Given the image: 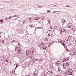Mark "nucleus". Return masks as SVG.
Returning <instances> with one entry per match:
<instances>
[{
	"label": "nucleus",
	"instance_id": "1",
	"mask_svg": "<svg viewBox=\"0 0 76 76\" xmlns=\"http://www.w3.org/2000/svg\"><path fill=\"white\" fill-rule=\"evenodd\" d=\"M22 50L21 48V47H19L17 49V53L18 54H19L22 53Z\"/></svg>",
	"mask_w": 76,
	"mask_h": 76
},
{
	"label": "nucleus",
	"instance_id": "2",
	"mask_svg": "<svg viewBox=\"0 0 76 76\" xmlns=\"http://www.w3.org/2000/svg\"><path fill=\"white\" fill-rule=\"evenodd\" d=\"M35 49L34 48H32L30 50V54L32 55H34L35 52Z\"/></svg>",
	"mask_w": 76,
	"mask_h": 76
},
{
	"label": "nucleus",
	"instance_id": "3",
	"mask_svg": "<svg viewBox=\"0 0 76 76\" xmlns=\"http://www.w3.org/2000/svg\"><path fill=\"white\" fill-rule=\"evenodd\" d=\"M4 63L5 65L7 66V64H10L11 62H10V60H7L5 61L4 62Z\"/></svg>",
	"mask_w": 76,
	"mask_h": 76
},
{
	"label": "nucleus",
	"instance_id": "4",
	"mask_svg": "<svg viewBox=\"0 0 76 76\" xmlns=\"http://www.w3.org/2000/svg\"><path fill=\"white\" fill-rule=\"evenodd\" d=\"M6 56H4L0 57V61H3L6 59Z\"/></svg>",
	"mask_w": 76,
	"mask_h": 76
},
{
	"label": "nucleus",
	"instance_id": "5",
	"mask_svg": "<svg viewBox=\"0 0 76 76\" xmlns=\"http://www.w3.org/2000/svg\"><path fill=\"white\" fill-rule=\"evenodd\" d=\"M67 74L69 75H73V74H72V72L71 71H68L67 72Z\"/></svg>",
	"mask_w": 76,
	"mask_h": 76
},
{
	"label": "nucleus",
	"instance_id": "6",
	"mask_svg": "<svg viewBox=\"0 0 76 76\" xmlns=\"http://www.w3.org/2000/svg\"><path fill=\"white\" fill-rule=\"evenodd\" d=\"M48 32H49V34H50V35H53V31L51 30H49L48 31Z\"/></svg>",
	"mask_w": 76,
	"mask_h": 76
},
{
	"label": "nucleus",
	"instance_id": "7",
	"mask_svg": "<svg viewBox=\"0 0 76 76\" xmlns=\"http://www.w3.org/2000/svg\"><path fill=\"white\" fill-rule=\"evenodd\" d=\"M38 69L40 70V69H42V67L41 66H39L38 67Z\"/></svg>",
	"mask_w": 76,
	"mask_h": 76
},
{
	"label": "nucleus",
	"instance_id": "8",
	"mask_svg": "<svg viewBox=\"0 0 76 76\" xmlns=\"http://www.w3.org/2000/svg\"><path fill=\"white\" fill-rule=\"evenodd\" d=\"M66 65L67 67H69V65H70V63L69 62H66Z\"/></svg>",
	"mask_w": 76,
	"mask_h": 76
},
{
	"label": "nucleus",
	"instance_id": "9",
	"mask_svg": "<svg viewBox=\"0 0 76 76\" xmlns=\"http://www.w3.org/2000/svg\"><path fill=\"white\" fill-rule=\"evenodd\" d=\"M38 73L37 72L36 73L35 72L34 73V76H37V75H38Z\"/></svg>",
	"mask_w": 76,
	"mask_h": 76
},
{
	"label": "nucleus",
	"instance_id": "10",
	"mask_svg": "<svg viewBox=\"0 0 76 76\" xmlns=\"http://www.w3.org/2000/svg\"><path fill=\"white\" fill-rule=\"evenodd\" d=\"M32 61H33L34 63H35L36 61H37V60L36 59H34L32 60Z\"/></svg>",
	"mask_w": 76,
	"mask_h": 76
},
{
	"label": "nucleus",
	"instance_id": "11",
	"mask_svg": "<svg viewBox=\"0 0 76 76\" xmlns=\"http://www.w3.org/2000/svg\"><path fill=\"white\" fill-rule=\"evenodd\" d=\"M41 18H34V20H39V19H40Z\"/></svg>",
	"mask_w": 76,
	"mask_h": 76
},
{
	"label": "nucleus",
	"instance_id": "12",
	"mask_svg": "<svg viewBox=\"0 0 76 76\" xmlns=\"http://www.w3.org/2000/svg\"><path fill=\"white\" fill-rule=\"evenodd\" d=\"M75 29L76 28L75 27L72 28V31H73V32H75Z\"/></svg>",
	"mask_w": 76,
	"mask_h": 76
},
{
	"label": "nucleus",
	"instance_id": "13",
	"mask_svg": "<svg viewBox=\"0 0 76 76\" xmlns=\"http://www.w3.org/2000/svg\"><path fill=\"white\" fill-rule=\"evenodd\" d=\"M63 66L64 69H66V65L63 64Z\"/></svg>",
	"mask_w": 76,
	"mask_h": 76
},
{
	"label": "nucleus",
	"instance_id": "14",
	"mask_svg": "<svg viewBox=\"0 0 76 76\" xmlns=\"http://www.w3.org/2000/svg\"><path fill=\"white\" fill-rule=\"evenodd\" d=\"M69 24H70L71 26H69L68 27V28H71V26H72V23H69Z\"/></svg>",
	"mask_w": 76,
	"mask_h": 76
},
{
	"label": "nucleus",
	"instance_id": "15",
	"mask_svg": "<svg viewBox=\"0 0 76 76\" xmlns=\"http://www.w3.org/2000/svg\"><path fill=\"white\" fill-rule=\"evenodd\" d=\"M45 41H48V38L46 37L45 38Z\"/></svg>",
	"mask_w": 76,
	"mask_h": 76
},
{
	"label": "nucleus",
	"instance_id": "16",
	"mask_svg": "<svg viewBox=\"0 0 76 76\" xmlns=\"http://www.w3.org/2000/svg\"><path fill=\"white\" fill-rule=\"evenodd\" d=\"M4 42V40H0V42L1 43H3Z\"/></svg>",
	"mask_w": 76,
	"mask_h": 76
},
{
	"label": "nucleus",
	"instance_id": "17",
	"mask_svg": "<svg viewBox=\"0 0 76 76\" xmlns=\"http://www.w3.org/2000/svg\"><path fill=\"white\" fill-rule=\"evenodd\" d=\"M66 40L67 43H68V42H70V39H68Z\"/></svg>",
	"mask_w": 76,
	"mask_h": 76
},
{
	"label": "nucleus",
	"instance_id": "18",
	"mask_svg": "<svg viewBox=\"0 0 76 76\" xmlns=\"http://www.w3.org/2000/svg\"><path fill=\"white\" fill-rule=\"evenodd\" d=\"M62 44L63 45L64 47L66 45H65V44H64V42H63V43H62Z\"/></svg>",
	"mask_w": 76,
	"mask_h": 76
},
{
	"label": "nucleus",
	"instance_id": "19",
	"mask_svg": "<svg viewBox=\"0 0 76 76\" xmlns=\"http://www.w3.org/2000/svg\"><path fill=\"white\" fill-rule=\"evenodd\" d=\"M70 39L69 38V37H66V38L65 41H66V40H67V39Z\"/></svg>",
	"mask_w": 76,
	"mask_h": 76
},
{
	"label": "nucleus",
	"instance_id": "20",
	"mask_svg": "<svg viewBox=\"0 0 76 76\" xmlns=\"http://www.w3.org/2000/svg\"><path fill=\"white\" fill-rule=\"evenodd\" d=\"M51 10H47V13H50V12H51Z\"/></svg>",
	"mask_w": 76,
	"mask_h": 76
},
{
	"label": "nucleus",
	"instance_id": "21",
	"mask_svg": "<svg viewBox=\"0 0 76 76\" xmlns=\"http://www.w3.org/2000/svg\"><path fill=\"white\" fill-rule=\"evenodd\" d=\"M19 67V65H16V68H15V69H14V71H15L16 70V69L17 68V67Z\"/></svg>",
	"mask_w": 76,
	"mask_h": 76
},
{
	"label": "nucleus",
	"instance_id": "22",
	"mask_svg": "<svg viewBox=\"0 0 76 76\" xmlns=\"http://www.w3.org/2000/svg\"><path fill=\"white\" fill-rule=\"evenodd\" d=\"M73 55H76V51L75 50V52L73 53Z\"/></svg>",
	"mask_w": 76,
	"mask_h": 76
},
{
	"label": "nucleus",
	"instance_id": "23",
	"mask_svg": "<svg viewBox=\"0 0 76 76\" xmlns=\"http://www.w3.org/2000/svg\"><path fill=\"white\" fill-rule=\"evenodd\" d=\"M59 12V11H53V13H56V12Z\"/></svg>",
	"mask_w": 76,
	"mask_h": 76
},
{
	"label": "nucleus",
	"instance_id": "24",
	"mask_svg": "<svg viewBox=\"0 0 76 76\" xmlns=\"http://www.w3.org/2000/svg\"><path fill=\"white\" fill-rule=\"evenodd\" d=\"M66 7H70V6L69 5H66Z\"/></svg>",
	"mask_w": 76,
	"mask_h": 76
},
{
	"label": "nucleus",
	"instance_id": "25",
	"mask_svg": "<svg viewBox=\"0 0 76 76\" xmlns=\"http://www.w3.org/2000/svg\"><path fill=\"white\" fill-rule=\"evenodd\" d=\"M42 48H43V49H45L46 48V47L45 46H43L42 47Z\"/></svg>",
	"mask_w": 76,
	"mask_h": 76
},
{
	"label": "nucleus",
	"instance_id": "26",
	"mask_svg": "<svg viewBox=\"0 0 76 76\" xmlns=\"http://www.w3.org/2000/svg\"><path fill=\"white\" fill-rule=\"evenodd\" d=\"M3 20L2 19H1V20H0V22H1V23H3Z\"/></svg>",
	"mask_w": 76,
	"mask_h": 76
},
{
	"label": "nucleus",
	"instance_id": "27",
	"mask_svg": "<svg viewBox=\"0 0 76 76\" xmlns=\"http://www.w3.org/2000/svg\"><path fill=\"white\" fill-rule=\"evenodd\" d=\"M37 28L38 29V28H39V29H42V27H38Z\"/></svg>",
	"mask_w": 76,
	"mask_h": 76
},
{
	"label": "nucleus",
	"instance_id": "28",
	"mask_svg": "<svg viewBox=\"0 0 76 76\" xmlns=\"http://www.w3.org/2000/svg\"><path fill=\"white\" fill-rule=\"evenodd\" d=\"M63 61H64H64H67V60H66V59H65L63 60Z\"/></svg>",
	"mask_w": 76,
	"mask_h": 76
},
{
	"label": "nucleus",
	"instance_id": "29",
	"mask_svg": "<svg viewBox=\"0 0 76 76\" xmlns=\"http://www.w3.org/2000/svg\"><path fill=\"white\" fill-rule=\"evenodd\" d=\"M63 30H64V29H61V32H64Z\"/></svg>",
	"mask_w": 76,
	"mask_h": 76
},
{
	"label": "nucleus",
	"instance_id": "30",
	"mask_svg": "<svg viewBox=\"0 0 76 76\" xmlns=\"http://www.w3.org/2000/svg\"><path fill=\"white\" fill-rule=\"evenodd\" d=\"M60 43H61V44H62V43H63V41L61 40L60 41Z\"/></svg>",
	"mask_w": 76,
	"mask_h": 76
},
{
	"label": "nucleus",
	"instance_id": "31",
	"mask_svg": "<svg viewBox=\"0 0 76 76\" xmlns=\"http://www.w3.org/2000/svg\"><path fill=\"white\" fill-rule=\"evenodd\" d=\"M30 58L31 59H33V58H34V57L33 56H31Z\"/></svg>",
	"mask_w": 76,
	"mask_h": 76
},
{
	"label": "nucleus",
	"instance_id": "32",
	"mask_svg": "<svg viewBox=\"0 0 76 76\" xmlns=\"http://www.w3.org/2000/svg\"><path fill=\"white\" fill-rule=\"evenodd\" d=\"M5 20H8V19L7 18H5Z\"/></svg>",
	"mask_w": 76,
	"mask_h": 76
},
{
	"label": "nucleus",
	"instance_id": "33",
	"mask_svg": "<svg viewBox=\"0 0 76 76\" xmlns=\"http://www.w3.org/2000/svg\"><path fill=\"white\" fill-rule=\"evenodd\" d=\"M64 23L63 24H64V23L66 22V20H64V21H62Z\"/></svg>",
	"mask_w": 76,
	"mask_h": 76
},
{
	"label": "nucleus",
	"instance_id": "34",
	"mask_svg": "<svg viewBox=\"0 0 76 76\" xmlns=\"http://www.w3.org/2000/svg\"><path fill=\"white\" fill-rule=\"evenodd\" d=\"M66 60H69V58H66Z\"/></svg>",
	"mask_w": 76,
	"mask_h": 76
},
{
	"label": "nucleus",
	"instance_id": "35",
	"mask_svg": "<svg viewBox=\"0 0 76 76\" xmlns=\"http://www.w3.org/2000/svg\"><path fill=\"white\" fill-rule=\"evenodd\" d=\"M39 61L40 62H41L42 61V59H39Z\"/></svg>",
	"mask_w": 76,
	"mask_h": 76
},
{
	"label": "nucleus",
	"instance_id": "36",
	"mask_svg": "<svg viewBox=\"0 0 76 76\" xmlns=\"http://www.w3.org/2000/svg\"><path fill=\"white\" fill-rule=\"evenodd\" d=\"M11 18H12L11 16L9 17L8 18V19H11Z\"/></svg>",
	"mask_w": 76,
	"mask_h": 76
},
{
	"label": "nucleus",
	"instance_id": "37",
	"mask_svg": "<svg viewBox=\"0 0 76 76\" xmlns=\"http://www.w3.org/2000/svg\"><path fill=\"white\" fill-rule=\"evenodd\" d=\"M50 74H51V76H52V75H53V72H50Z\"/></svg>",
	"mask_w": 76,
	"mask_h": 76
},
{
	"label": "nucleus",
	"instance_id": "38",
	"mask_svg": "<svg viewBox=\"0 0 76 76\" xmlns=\"http://www.w3.org/2000/svg\"><path fill=\"white\" fill-rule=\"evenodd\" d=\"M24 23H25V21L24 20L23 22V24H24Z\"/></svg>",
	"mask_w": 76,
	"mask_h": 76
},
{
	"label": "nucleus",
	"instance_id": "39",
	"mask_svg": "<svg viewBox=\"0 0 76 76\" xmlns=\"http://www.w3.org/2000/svg\"><path fill=\"white\" fill-rule=\"evenodd\" d=\"M58 71H60V68L58 67Z\"/></svg>",
	"mask_w": 76,
	"mask_h": 76
},
{
	"label": "nucleus",
	"instance_id": "40",
	"mask_svg": "<svg viewBox=\"0 0 76 76\" xmlns=\"http://www.w3.org/2000/svg\"><path fill=\"white\" fill-rule=\"evenodd\" d=\"M15 42V40H13L12 42Z\"/></svg>",
	"mask_w": 76,
	"mask_h": 76
},
{
	"label": "nucleus",
	"instance_id": "41",
	"mask_svg": "<svg viewBox=\"0 0 76 76\" xmlns=\"http://www.w3.org/2000/svg\"><path fill=\"white\" fill-rule=\"evenodd\" d=\"M64 47L65 48H67V46H64Z\"/></svg>",
	"mask_w": 76,
	"mask_h": 76
},
{
	"label": "nucleus",
	"instance_id": "42",
	"mask_svg": "<svg viewBox=\"0 0 76 76\" xmlns=\"http://www.w3.org/2000/svg\"><path fill=\"white\" fill-rule=\"evenodd\" d=\"M26 56H28V52H27V51H26Z\"/></svg>",
	"mask_w": 76,
	"mask_h": 76
},
{
	"label": "nucleus",
	"instance_id": "43",
	"mask_svg": "<svg viewBox=\"0 0 76 76\" xmlns=\"http://www.w3.org/2000/svg\"><path fill=\"white\" fill-rule=\"evenodd\" d=\"M57 64H58L60 65V63H58V62H57Z\"/></svg>",
	"mask_w": 76,
	"mask_h": 76
},
{
	"label": "nucleus",
	"instance_id": "44",
	"mask_svg": "<svg viewBox=\"0 0 76 76\" xmlns=\"http://www.w3.org/2000/svg\"><path fill=\"white\" fill-rule=\"evenodd\" d=\"M16 15H15L13 16V17H16Z\"/></svg>",
	"mask_w": 76,
	"mask_h": 76
},
{
	"label": "nucleus",
	"instance_id": "45",
	"mask_svg": "<svg viewBox=\"0 0 76 76\" xmlns=\"http://www.w3.org/2000/svg\"><path fill=\"white\" fill-rule=\"evenodd\" d=\"M67 51H68V52H70V50H69V49H68L67 50Z\"/></svg>",
	"mask_w": 76,
	"mask_h": 76
},
{
	"label": "nucleus",
	"instance_id": "46",
	"mask_svg": "<svg viewBox=\"0 0 76 76\" xmlns=\"http://www.w3.org/2000/svg\"><path fill=\"white\" fill-rule=\"evenodd\" d=\"M11 10H12V11H13L14 10V9H11Z\"/></svg>",
	"mask_w": 76,
	"mask_h": 76
},
{
	"label": "nucleus",
	"instance_id": "47",
	"mask_svg": "<svg viewBox=\"0 0 76 76\" xmlns=\"http://www.w3.org/2000/svg\"><path fill=\"white\" fill-rule=\"evenodd\" d=\"M48 22H49V23H50V20H48Z\"/></svg>",
	"mask_w": 76,
	"mask_h": 76
},
{
	"label": "nucleus",
	"instance_id": "48",
	"mask_svg": "<svg viewBox=\"0 0 76 76\" xmlns=\"http://www.w3.org/2000/svg\"><path fill=\"white\" fill-rule=\"evenodd\" d=\"M38 7H39V8L42 7L39 6H38Z\"/></svg>",
	"mask_w": 76,
	"mask_h": 76
},
{
	"label": "nucleus",
	"instance_id": "49",
	"mask_svg": "<svg viewBox=\"0 0 76 76\" xmlns=\"http://www.w3.org/2000/svg\"><path fill=\"white\" fill-rule=\"evenodd\" d=\"M48 36H51V34L50 35V34H48Z\"/></svg>",
	"mask_w": 76,
	"mask_h": 76
},
{
	"label": "nucleus",
	"instance_id": "50",
	"mask_svg": "<svg viewBox=\"0 0 76 76\" xmlns=\"http://www.w3.org/2000/svg\"><path fill=\"white\" fill-rule=\"evenodd\" d=\"M64 32H66V31L65 30V29H64V30H63Z\"/></svg>",
	"mask_w": 76,
	"mask_h": 76
},
{
	"label": "nucleus",
	"instance_id": "51",
	"mask_svg": "<svg viewBox=\"0 0 76 76\" xmlns=\"http://www.w3.org/2000/svg\"><path fill=\"white\" fill-rule=\"evenodd\" d=\"M31 26H32V28H33V27H34V26H33L32 25H31Z\"/></svg>",
	"mask_w": 76,
	"mask_h": 76
},
{
	"label": "nucleus",
	"instance_id": "52",
	"mask_svg": "<svg viewBox=\"0 0 76 76\" xmlns=\"http://www.w3.org/2000/svg\"><path fill=\"white\" fill-rule=\"evenodd\" d=\"M60 34H62V31H61Z\"/></svg>",
	"mask_w": 76,
	"mask_h": 76
},
{
	"label": "nucleus",
	"instance_id": "53",
	"mask_svg": "<svg viewBox=\"0 0 76 76\" xmlns=\"http://www.w3.org/2000/svg\"><path fill=\"white\" fill-rule=\"evenodd\" d=\"M75 50H73V51H74V52H75Z\"/></svg>",
	"mask_w": 76,
	"mask_h": 76
},
{
	"label": "nucleus",
	"instance_id": "54",
	"mask_svg": "<svg viewBox=\"0 0 76 76\" xmlns=\"http://www.w3.org/2000/svg\"><path fill=\"white\" fill-rule=\"evenodd\" d=\"M66 50H68V49L67 48H66Z\"/></svg>",
	"mask_w": 76,
	"mask_h": 76
},
{
	"label": "nucleus",
	"instance_id": "55",
	"mask_svg": "<svg viewBox=\"0 0 76 76\" xmlns=\"http://www.w3.org/2000/svg\"><path fill=\"white\" fill-rule=\"evenodd\" d=\"M71 44L70 43H69V45H71Z\"/></svg>",
	"mask_w": 76,
	"mask_h": 76
},
{
	"label": "nucleus",
	"instance_id": "56",
	"mask_svg": "<svg viewBox=\"0 0 76 76\" xmlns=\"http://www.w3.org/2000/svg\"><path fill=\"white\" fill-rule=\"evenodd\" d=\"M69 38H72V36H69Z\"/></svg>",
	"mask_w": 76,
	"mask_h": 76
},
{
	"label": "nucleus",
	"instance_id": "57",
	"mask_svg": "<svg viewBox=\"0 0 76 76\" xmlns=\"http://www.w3.org/2000/svg\"><path fill=\"white\" fill-rule=\"evenodd\" d=\"M1 33H3V32H1L0 33V37H1V36H0V34H1Z\"/></svg>",
	"mask_w": 76,
	"mask_h": 76
},
{
	"label": "nucleus",
	"instance_id": "58",
	"mask_svg": "<svg viewBox=\"0 0 76 76\" xmlns=\"http://www.w3.org/2000/svg\"><path fill=\"white\" fill-rule=\"evenodd\" d=\"M25 76H31V75H26Z\"/></svg>",
	"mask_w": 76,
	"mask_h": 76
},
{
	"label": "nucleus",
	"instance_id": "59",
	"mask_svg": "<svg viewBox=\"0 0 76 76\" xmlns=\"http://www.w3.org/2000/svg\"><path fill=\"white\" fill-rule=\"evenodd\" d=\"M50 28H51V29H53V28H52V27H50Z\"/></svg>",
	"mask_w": 76,
	"mask_h": 76
},
{
	"label": "nucleus",
	"instance_id": "60",
	"mask_svg": "<svg viewBox=\"0 0 76 76\" xmlns=\"http://www.w3.org/2000/svg\"><path fill=\"white\" fill-rule=\"evenodd\" d=\"M53 6H56V5H53Z\"/></svg>",
	"mask_w": 76,
	"mask_h": 76
},
{
	"label": "nucleus",
	"instance_id": "61",
	"mask_svg": "<svg viewBox=\"0 0 76 76\" xmlns=\"http://www.w3.org/2000/svg\"><path fill=\"white\" fill-rule=\"evenodd\" d=\"M39 23H41V22H39Z\"/></svg>",
	"mask_w": 76,
	"mask_h": 76
},
{
	"label": "nucleus",
	"instance_id": "62",
	"mask_svg": "<svg viewBox=\"0 0 76 76\" xmlns=\"http://www.w3.org/2000/svg\"><path fill=\"white\" fill-rule=\"evenodd\" d=\"M29 19L30 20V19H31V18H29Z\"/></svg>",
	"mask_w": 76,
	"mask_h": 76
},
{
	"label": "nucleus",
	"instance_id": "63",
	"mask_svg": "<svg viewBox=\"0 0 76 76\" xmlns=\"http://www.w3.org/2000/svg\"><path fill=\"white\" fill-rule=\"evenodd\" d=\"M51 74H50V76H51Z\"/></svg>",
	"mask_w": 76,
	"mask_h": 76
},
{
	"label": "nucleus",
	"instance_id": "64",
	"mask_svg": "<svg viewBox=\"0 0 76 76\" xmlns=\"http://www.w3.org/2000/svg\"><path fill=\"white\" fill-rule=\"evenodd\" d=\"M18 42V41H17V42Z\"/></svg>",
	"mask_w": 76,
	"mask_h": 76
}]
</instances>
